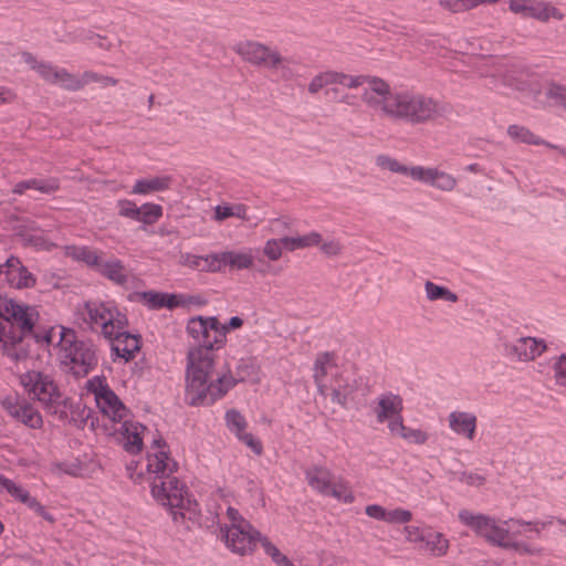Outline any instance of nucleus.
Returning <instances> with one entry per match:
<instances>
[{
  "label": "nucleus",
  "mask_w": 566,
  "mask_h": 566,
  "mask_svg": "<svg viewBox=\"0 0 566 566\" xmlns=\"http://www.w3.org/2000/svg\"><path fill=\"white\" fill-rule=\"evenodd\" d=\"M458 517L464 526L469 527L478 536L483 537L489 543L503 548L513 549L522 555L531 556H541L544 549L541 546L516 541L515 536H527L528 533H532L535 537H541L542 531L555 522L553 516L534 522H524L514 518L500 521L469 510H461Z\"/></svg>",
  "instance_id": "f257e3e1"
},
{
  "label": "nucleus",
  "mask_w": 566,
  "mask_h": 566,
  "mask_svg": "<svg viewBox=\"0 0 566 566\" xmlns=\"http://www.w3.org/2000/svg\"><path fill=\"white\" fill-rule=\"evenodd\" d=\"M217 356L205 348L188 349L186 357V400L192 406L211 405L237 384L229 369L216 368Z\"/></svg>",
  "instance_id": "f03ea898"
},
{
  "label": "nucleus",
  "mask_w": 566,
  "mask_h": 566,
  "mask_svg": "<svg viewBox=\"0 0 566 566\" xmlns=\"http://www.w3.org/2000/svg\"><path fill=\"white\" fill-rule=\"evenodd\" d=\"M39 321L35 306L0 295V349L13 360L28 356L24 337L33 332Z\"/></svg>",
  "instance_id": "7ed1b4c3"
},
{
  "label": "nucleus",
  "mask_w": 566,
  "mask_h": 566,
  "mask_svg": "<svg viewBox=\"0 0 566 566\" xmlns=\"http://www.w3.org/2000/svg\"><path fill=\"white\" fill-rule=\"evenodd\" d=\"M77 318L93 333L113 337L122 328H127L128 318L119 306L111 300H90L76 306Z\"/></svg>",
  "instance_id": "20e7f679"
},
{
  "label": "nucleus",
  "mask_w": 566,
  "mask_h": 566,
  "mask_svg": "<svg viewBox=\"0 0 566 566\" xmlns=\"http://www.w3.org/2000/svg\"><path fill=\"white\" fill-rule=\"evenodd\" d=\"M150 493L159 505L168 509L175 523L199 521L198 503L190 497L185 485L176 476L153 481Z\"/></svg>",
  "instance_id": "39448f33"
},
{
  "label": "nucleus",
  "mask_w": 566,
  "mask_h": 566,
  "mask_svg": "<svg viewBox=\"0 0 566 566\" xmlns=\"http://www.w3.org/2000/svg\"><path fill=\"white\" fill-rule=\"evenodd\" d=\"M395 104L389 109L390 119H401L411 124H422L440 117L443 108L431 97L399 90Z\"/></svg>",
  "instance_id": "423d86ee"
},
{
  "label": "nucleus",
  "mask_w": 566,
  "mask_h": 566,
  "mask_svg": "<svg viewBox=\"0 0 566 566\" xmlns=\"http://www.w3.org/2000/svg\"><path fill=\"white\" fill-rule=\"evenodd\" d=\"M67 335L65 344L56 354L57 359L65 370L83 377L97 365L95 349L92 345L76 339L75 332Z\"/></svg>",
  "instance_id": "0eeeda50"
},
{
  "label": "nucleus",
  "mask_w": 566,
  "mask_h": 566,
  "mask_svg": "<svg viewBox=\"0 0 566 566\" xmlns=\"http://www.w3.org/2000/svg\"><path fill=\"white\" fill-rule=\"evenodd\" d=\"M216 316H192L187 321L186 333L196 343L188 349L205 348L209 356L223 348V331Z\"/></svg>",
  "instance_id": "6e6552de"
},
{
  "label": "nucleus",
  "mask_w": 566,
  "mask_h": 566,
  "mask_svg": "<svg viewBox=\"0 0 566 566\" xmlns=\"http://www.w3.org/2000/svg\"><path fill=\"white\" fill-rule=\"evenodd\" d=\"M87 391L94 396L96 407L109 426L124 421L129 416L128 408L109 387L104 376H94L86 382Z\"/></svg>",
  "instance_id": "1a4fd4ad"
},
{
  "label": "nucleus",
  "mask_w": 566,
  "mask_h": 566,
  "mask_svg": "<svg viewBox=\"0 0 566 566\" xmlns=\"http://www.w3.org/2000/svg\"><path fill=\"white\" fill-rule=\"evenodd\" d=\"M305 478L311 489L323 496H332L345 504L355 501L349 483L343 478H335L332 471L325 467L315 465L307 469Z\"/></svg>",
  "instance_id": "9d476101"
},
{
  "label": "nucleus",
  "mask_w": 566,
  "mask_h": 566,
  "mask_svg": "<svg viewBox=\"0 0 566 566\" xmlns=\"http://www.w3.org/2000/svg\"><path fill=\"white\" fill-rule=\"evenodd\" d=\"M358 80L357 87L364 86L363 102L371 109L379 112L381 116L389 118V109L394 107L399 90H392L388 82L381 77L370 75H354Z\"/></svg>",
  "instance_id": "9b49d317"
},
{
  "label": "nucleus",
  "mask_w": 566,
  "mask_h": 566,
  "mask_svg": "<svg viewBox=\"0 0 566 566\" xmlns=\"http://www.w3.org/2000/svg\"><path fill=\"white\" fill-rule=\"evenodd\" d=\"M218 537L224 546L239 556L250 555L254 552L261 533L251 524L241 526H219Z\"/></svg>",
  "instance_id": "f8f14e48"
},
{
  "label": "nucleus",
  "mask_w": 566,
  "mask_h": 566,
  "mask_svg": "<svg viewBox=\"0 0 566 566\" xmlns=\"http://www.w3.org/2000/svg\"><path fill=\"white\" fill-rule=\"evenodd\" d=\"M20 384L27 394L45 407H53L61 401V394L52 377L39 370H29L20 376Z\"/></svg>",
  "instance_id": "ddd939ff"
},
{
  "label": "nucleus",
  "mask_w": 566,
  "mask_h": 566,
  "mask_svg": "<svg viewBox=\"0 0 566 566\" xmlns=\"http://www.w3.org/2000/svg\"><path fill=\"white\" fill-rule=\"evenodd\" d=\"M406 541L415 544L420 551L433 557H442L448 554L449 539L440 532L431 527L408 525L403 528Z\"/></svg>",
  "instance_id": "4468645a"
},
{
  "label": "nucleus",
  "mask_w": 566,
  "mask_h": 566,
  "mask_svg": "<svg viewBox=\"0 0 566 566\" xmlns=\"http://www.w3.org/2000/svg\"><path fill=\"white\" fill-rule=\"evenodd\" d=\"M370 409L378 423L387 424L389 433L394 431L396 423L403 419V399L392 391H384L376 396Z\"/></svg>",
  "instance_id": "2eb2a0df"
},
{
  "label": "nucleus",
  "mask_w": 566,
  "mask_h": 566,
  "mask_svg": "<svg viewBox=\"0 0 566 566\" xmlns=\"http://www.w3.org/2000/svg\"><path fill=\"white\" fill-rule=\"evenodd\" d=\"M544 338L521 336L511 342L503 340V354L512 361L531 363L536 360L547 350Z\"/></svg>",
  "instance_id": "dca6fc26"
},
{
  "label": "nucleus",
  "mask_w": 566,
  "mask_h": 566,
  "mask_svg": "<svg viewBox=\"0 0 566 566\" xmlns=\"http://www.w3.org/2000/svg\"><path fill=\"white\" fill-rule=\"evenodd\" d=\"M232 50L247 63L254 66H275L281 62V54L264 43L253 40H241L233 44Z\"/></svg>",
  "instance_id": "f3484780"
},
{
  "label": "nucleus",
  "mask_w": 566,
  "mask_h": 566,
  "mask_svg": "<svg viewBox=\"0 0 566 566\" xmlns=\"http://www.w3.org/2000/svg\"><path fill=\"white\" fill-rule=\"evenodd\" d=\"M104 431L107 436L116 437L123 448L136 454L143 450L144 436L146 427L137 421L129 420L128 417L124 421H118L117 424H104Z\"/></svg>",
  "instance_id": "a211bd4d"
},
{
  "label": "nucleus",
  "mask_w": 566,
  "mask_h": 566,
  "mask_svg": "<svg viewBox=\"0 0 566 566\" xmlns=\"http://www.w3.org/2000/svg\"><path fill=\"white\" fill-rule=\"evenodd\" d=\"M148 474L154 475V481L172 478L178 469L177 462L169 455L167 444L161 439H154L147 453Z\"/></svg>",
  "instance_id": "6ab92c4d"
},
{
  "label": "nucleus",
  "mask_w": 566,
  "mask_h": 566,
  "mask_svg": "<svg viewBox=\"0 0 566 566\" xmlns=\"http://www.w3.org/2000/svg\"><path fill=\"white\" fill-rule=\"evenodd\" d=\"M510 10L523 18H533L542 22L551 19L563 20V12L545 1L537 0H509Z\"/></svg>",
  "instance_id": "aec40b11"
},
{
  "label": "nucleus",
  "mask_w": 566,
  "mask_h": 566,
  "mask_svg": "<svg viewBox=\"0 0 566 566\" xmlns=\"http://www.w3.org/2000/svg\"><path fill=\"white\" fill-rule=\"evenodd\" d=\"M23 60L46 82L59 85L65 90H71V87L76 86L73 74L69 73L65 69L54 66L48 62L38 61L30 53H23Z\"/></svg>",
  "instance_id": "412c9836"
},
{
  "label": "nucleus",
  "mask_w": 566,
  "mask_h": 566,
  "mask_svg": "<svg viewBox=\"0 0 566 566\" xmlns=\"http://www.w3.org/2000/svg\"><path fill=\"white\" fill-rule=\"evenodd\" d=\"M1 406L15 420L24 426L38 429L42 426L43 420L39 410L25 400L15 397H7L2 399Z\"/></svg>",
  "instance_id": "4be33fe9"
},
{
  "label": "nucleus",
  "mask_w": 566,
  "mask_h": 566,
  "mask_svg": "<svg viewBox=\"0 0 566 566\" xmlns=\"http://www.w3.org/2000/svg\"><path fill=\"white\" fill-rule=\"evenodd\" d=\"M228 430L235 438L251 449L255 454H261L263 447L261 441L255 438L248 429V421L242 413L235 409L228 410L224 416Z\"/></svg>",
  "instance_id": "5701e85b"
},
{
  "label": "nucleus",
  "mask_w": 566,
  "mask_h": 566,
  "mask_svg": "<svg viewBox=\"0 0 566 566\" xmlns=\"http://www.w3.org/2000/svg\"><path fill=\"white\" fill-rule=\"evenodd\" d=\"M105 339L109 340L112 344L111 349L114 361L120 359L124 363H128L134 359L140 349L139 336L127 332L126 328L119 329L116 335L106 337Z\"/></svg>",
  "instance_id": "b1692460"
},
{
  "label": "nucleus",
  "mask_w": 566,
  "mask_h": 566,
  "mask_svg": "<svg viewBox=\"0 0 566 566\" xmlns=\"http://www.w3.org/2000/svg\"><path fill=\"white\" fill-rule=\"evenodd\" d=\"M313 371L314 382L317 386L318 392L322 396H327L331 386L327 379L328 376L335 379L340 374L336 365L335 356L332 353L318 354L314 361Z\"/></svg>",
  "instance_id": "393cba45"
},
{
  "label": "nucleus",
  "mask_w": 566,
  "mask_h": 566,
  "mask_svg": "<svg viewBox=\"0 0 566 566\" xmlns=\"http://www.w3.org/2000/svg\"><path fill=\"white\" fill-rule=\"evenodd\" d=\"M448 428L455 436L472 441L476 436L478 416L473 411L455 409L448 415Z\"/></svg>",
  "instance_id": "a878e982"
},
{
  "label": "nucleus",
  "mask_w": 566,
  "mask_h": 566,
  "mask_svg": "<svg viewBox=\"0 0 566 566\" xmlns=\"http://www.w3.org/2000/svg\"><path fill=\"white\" fill-rule=\"evenodd\" d=\"M358 83V80H354V75L327 70L316 74L308 83L307 90L311 94H317L328 86L357 88Z\"/></svg>",
  "instance_id": "bb28decb"
},
{
  "label": "nucleus",
  "mask_w": 566,
  "mask_h": 566,
  "mask_svg": "<svg viewBox=\"0 0 566 566\" xmlns=\"http://www.w3.org/2000/svg\"><path fill=\"white\" fill-rule=\"evenodd\" d=\"M359 381L355 375L349 373H340L337 378L331 381L329 390L332 391V400L343 407L355 398L358 390Z\"/></svg>",
  "instance_id": "cd10ccee"
},
{
  "label": "nucleus",
  "mask_w": 566,
  "mask_h": 566,
  "mask_svg": "<svg viewBox=\"0 0 566 566\" xmlns=\"http://www.w3.org/2000/svg\"><path fill=\"white\" fill-rule=\"evenodd\" d=\"M11 287L22 290L33 287L36 277L22 264L19 258L7 259V281Z\"/></svg>",
  "instance_id": "c85d7f7f"
},
{
  "label": "nucleus",
  "mask_w": 566,
  "mask_h": 566,
  "mask_svg": "<svg viewBox=\"0 0 566 566\" xmlns=\"http://www.w3.org/2000/svg\"><path fill=\"white\" fill-rule=\"evenodd\" d=\"M174 177L170 175H157L139 178L134 182L132 195L149 196L156 192H164L171 188Z\"/></svg>",
  "instance_id": "c756f323"
},
{
  "label": "nucleus",
  "mask_w": 566,
  "mask_h": 566,
  "mask_svg": "<svg viewBox=\"0 0 566 566\" xmlns=\"http://www.w3.org/2000/svg\"><path fill=\"white\" fill-rule=\"evenodd\" d=\"M73 332L71 328L55 325L34 333V339L40 345L56 347L59 352L65 344L67 334Z\"/></svg>",
  "instance_id": "7c9ffc66"
},
{
  "label": "nucleus",
  "mask_w": 566,
  "mask_h": 566,
  "mask_svg": "<svg viewBox=\"0 0 566 566\" xmlns=\"http://www.w3.org/2000/svg\"><path fill=\"white\" fill-rule=\"evenodd\" d=\"M95 271L118 285H123L128 281V272L118 259L103 260L101 258Z\"/></svg>",
  "instance_id": "2f4dec72"
},
{
  "label": "nucleus",
  "mask_w": 566,
  "mask_h": 566,
  "mask_svg": "<svg viewBox=\"0 0 566 566\" xmlns=\"http://www.w3.org/2000/svg\"><path fill=\"white\" fill-rule=\"evenodd\" d=\"M220 253H211L208 255H196L186 253L181 255V264L193 270L205 272H220Z\"/></svg>",
  "instance_id": "473e14b6"
},
{
  "label": "nucleus",
  "mask_w": 566,
  "mask_h": 566,
  "mask_svg": "<svg viewBox=\"0 0 566 566\" xmlns=\"http://www.w3.org/2000/svg\"><path fill=\"white\" fill-rule=\"evenodd\" d=\"M64 255L76 262H83L91 269H96L102 258V252L87 245H65Z\"/></svg>",
  "instance_id": "72a5a7b5"
},
{
  "label": "nucleus",
  "mask_w": 566,
  "mask_h": 566,
  "mask_svg": "<svg viewBox=\"0 0 566 566\" xmlns=\"http://www.w3.org/2000/svg\"><path fill=\"white\" fill-rule=\"evenodd\" d=\"M501 76L502 83L505 86L520 92H526L535 82V78L526 70L521 67L507 69Z\"/></svg>",
  "instance_id": "f704fd0d"
},
{
  "label": "nucleus",
  "mask_w": 566,
  "mask_h": 566,
  "mask_svg": "<svg viewBox=\"0 0 566 566\" xmlns=\"http://www.w3.org/2000/svg\"><path fill=\"white\" fill-rule=\"evenodd\" d=\"M220 271L226 266L235 270L250 269L253 265V255L251 250L244 251H224L220 252Z\"/></svg>",
  "instance_id": "c9c22d12"
},
{
  "label": "nucleus",
  "mask_w": 566,
  "mask_h": 566,
  "mask_svg": "<svg viewBox=\"0 0 566 566\" xmlns=\"http://www.w3.org/2000/svg\"><path fill=\"white\" fill-rule=\"evenodd\" d=\"M282 243L289 252L317 247L321 244V233L310 231L304 234L284 235L282 237Z\"/></svg>",
  "instance_id": "e433bc0d"
},
{
  "label": "nucleus",
  "mask_w": 566,
  "mask_h": 566,
  "mask_svg": "<svg viewBox=\"0 0 566 566\" xmlns=\"http://www.w3.org/2000/svg\"><path fill=\"white\" fill-rule=\"evenodd\" d=\"M28 189H35L42 193H52L59 189V180L56 178L23 180L15 184L12 191L17 195H23Z\"/></svg>",
  "instance_id": "4c0bfd02"
},
{
  "label": "nucleus",
  "mask_w": 566,
  "mask_h": 566,
  "mask_svg": "<svg viewBox=\"0 0 566 566\" xmlns=\"http://www.w3.org/2000/svg\"><path fill=\"white\" fill-rule=\"evenodd\" d=\"M394 431L390 432L392 437L401 438L402 440L415 443L424 444L428 440V433L419 428H410L405 426L403 419L396 426Z\"/></svg>",
  "instance_id": "58836bf2"
},
{
  "label": "nucleus",
  "mask_w": 566,
  "mask_h": 566,
  "mask_svg": "<svg viewBox=\"0 0 566 566\" xmlns=\"http://www.w3.org/2000/svg\"><path fill=\"white\" fill-rule=\"evenodd\" d=\"M426 297L430 302L444 301L449 303L458 302V295L446 286L438 285L431 281L424 283Z\"/></svg>",
  "instance_id": "ea45409f"
},
{
  "label": "nucleus",
  "mask_w": 566,
  "mask_h": 566,
  "mask_svg": "<svg viewBox=\"0 0 566 566\" xmlns=\"http://www.w3.org/2000/svg\"><path fill=\"white\" fill-rule=\"evenodd\" d=\"M507 134L513 140L518 143H525L530 145H546L547 147L551 148H557L556 146L551 145L541 139L539 137L535 136L530 129H527L524 126L511 125L507 128Z\"/></svg>",
  "instance_id": "a19ab883"
},
{
  "label": "nucleus",
  "mask_w": 566,
  "mask_h": 566,
  "mask_svg": "<svg viewBox=\"0 0 566 566\" xmlns=\"http://www.w3.org/2000/svg\"><path fill=\"white\" fill-rule=\"evenodd\" d=\"M441 169L433 166H412L410 170V178L415 181L432 187L438 180Z\"/></svg>",
  "instance_id": "79ce46f5"
},
{
  "label": "nucleus",
  "mask_w": 566,
  "mask_h": 566,
  "mask_svg": "<svg viewBox=\"0 0 566 566\" xmlns=\"http://www.w3.org/2000/svg\"><path fill=\"white\" fill-rule=\"evenodd\" d=\"M235 217L241 220H249L248 209L244 205H218L214 208V220L223 221L228 218Z\"/></svg>",
  "instance_id": "37998d69"
},
{
  "label": "nucleus",
  "mask_w": 566,
  "mask_h": 566,
  "mask_svg": "<svg viewBox=\"0 0 566 566\" xmlns=\"http://www.w3.org/2000/svg\"><path fill=\"white\" fill-rule=\"evenodd\" d=\"M193 304L199 305L201 302L196 296L164 292L163 308L172 310L177 307H188Z\"/></svg>",
  "instance_id": "c03bdc74"
},
{
  "label": "nucleus",
  "mask_w": 566,
  "mask_h": 566,
  "mask_svg": "<svg viewBox=\"0 0 566 566\" xmlns=\"http://www.w3.org/2000/svg\"><path fill=\"white\" fill-rule=\"evenodd\" d=\"M0 485L17 501L25 504L27 506L30 505L31 501H33V496L30 495V493L22 488L20 484H17L14 481L4 478L0 474Z\"/></svg>",
  "instance_id": "a18cd8bd"
},
{
  "label": "nucleus",
  "mask_w": 566,
  "mask_h": 566,
  "mask_svg": "<svg viewBox=\"0 0 566 566\" xmlns=\"http://www.w3.org/2000/svg\"><path fill=\"white\" fill-rule=\"evenodd\" d=\"M376 165L381 170H388L410 178L412 166H406L388 155L377 156Z\"/></svg>",
  "instance_id": "49530a36"
},
{
  "label": "nucleus",
  "mask_w": 566,
  "mask_h": 566,
  "mask_svg": "<svg viewBox=\"0 0 566 566\" xmlns=\"http://www.w3.org/2000/svg\"><path fill=\"white\" fill-rule=\"evenodd\" d=\"M264 549V553L270 556L274 564L277 566H294V564L289 559L286 555L281 553V551L265 536L261 534V538L259 542Z\"/></svg>",
  "instance_id": "de8ad7c7"
},
{
  "label": "nucleus",
  "mask_w": 566,
  "mask_h": 566,
  "mask_svg": "<svg viewBox=\"0 0 566 566\" xmlns=\"http://www.w3.org/2000/svg\"><path fill=\"white\" fill-rule=\"evenodd\" d=\"M137 221L144 224H153L163 217V207L157 203L147 202L139 207Z\"/></svg>",
  "instance_id": "09e8293b"
},
{
  "label": "nucleus",
  "mask_w": 566,
  "mask_h": 566,
  "mask_svg": "<svg viewBox=\"0 0 566 566\" xmlns=\"http://www.w3.org/2000/svg\"><path fill=\"white\" fill-rule=\"evenodd\" d=\"M293 226V219L289 216H280L268 221L264 231L268 234L280 235L287 230H290Z\"/></svg>",
  "instance_id": "8fccbe9b"
},
{
  "label": "nucleus",
  "mask_w": 566,
  "mask_h": 566,
  "mask_svg": "<svg viewBox=\"0 0 566 566\" xmlns=\"http://www.w3.org/2000/svg\"><path fill=\"white\" fill-rule=\"evenodd\" d=\"M284 244L281 238L268 239L262 248L263 255L271 262L280 260L283 255Z\"/></svg>",
  "instance_id": "3c124183"
},
{
  "label": "nucleus",
  "mask_w": 566,
  "mask_h": 566,
  "mask_svg": "<svg viewBox=\"0 0 566 566\" xmlns=\"http://www.w3.org/2000/svg\"><path fill=\"white\" fill-rule=\"evenodd\" d=\"M552 368L555 384L566 389V353L553 358Z\"/></svg>",
  "instance_id": "603ef678"
},
{
  "label": "nucleus",
  "mask_w": 566,
  "mask_h": 566,
  "mask_svg": "<svg viewBox=\"0 0 566 566\" xmlns=\"http://www.w3.org/2000/svg\"><path fill=\"white\" fill-rule=\"evenodd\" d=\"M219 497H226V494L223 491H219L217 494ZM224 504L227 506L226 514L229 520L228 524H220L219 526H241L243 523H250L248 520H245L240 512L230 505L229 501L224 499Z\"/></svg>",
  "instance_id": "864d4df0"
},
{
  "label": "nucleus",
  "mask_w": 566,
  "mask_h": 566,
  "mask_svg": "<svg viewBox=\"0 0 566 566\" xmlns=\"http://www.w3.org/2000/svg\"><path fill=\"white\" fill-rule=\"evenodd\" d=\"M412 520V513L402 507L387 509L385 523L407 524Z\"/></svg>",
  "instance_id": "5fc2aeb1"
},
{
  "label": "nucleus",
  "mask_w": 566,
  "mask_h": 566,
  "mask_svg": "<svg viewBox=\"0 0 566 566\" xmlns=\"http://www.w3.org/2000/svg\"><path fill=\"white\" fill-rule=\"evenodd\" d=\"M137 296L150 310L163 308L164 292L147 291L138 293Z\"/></svg>",
  "instance_id": "6e6d98bb"
},
{
  "label": "nucleus",
  "mask_w": 566,
  "mask_h": 566,
  "mask_svg": "<svg viewBox=\"0 0 566 566\" xmlns=\"http://www.w3.org/2000/svg\"><path fill=\"white\" fill-rule=\"evenodd\" d=\"M118 214L124 218H129L137 221L139 213V207L129 199H119L116 202Z\"/></svg>",
  "instance_id": "4d7b16f0"
},
{
  "label": "nucleus",
  "mask_w": 566,
  "mask_h": 566,
  "mask_svg": "<svg viewBox=\"0 0 566 566\" xmlns=\"http://www.w3.org/2000/svg\"><path fill=\"white\" fill-rule=\"evenodd\" d=\"M439 6L449 12L459 13L473 8L472 0H439Z\"/></svg>",
  "instance_id": "13d9d810"
},
{
  "label": "nucleus",
  "mask_w": 566,
  "mask_h": 566,
  "mask_svg": "<svg viewBox=\"0 0 566 566\" xmlns=\"http://www.w3.org/2000/svg\"><path fill=\"white\" fill-rule=\"evenodd\" d=\"M457 185H458V180L453 175H451L444 170H441L433 188L438 189L440 191L451 192L457 188Z\"/></svg>",
  "instance_id": "bf43d9fd"
},
{
  "label": "nucleus",
  "mask_w": 566,
  "mask_h": 566,
  "mask_svg": "<svg viewBox=\"0 0 566 566\" xmlns=\"http://www.w3.org/2000/svg\"><path fill=\"white\" fill-rule=\"evenodd\" d=\"M546 96L566 109V86L552 83L546 90Z\"/></svg>",
  "instance_id": "052dcab7"
},
{
  "label": "nucleus",
  "mask_w": 566,
  "mask_h": 566,
  "mask_svg": "<svg viewBox=\"0 0 566 566\" xmlns=\"http://www.w3.org/2000/svg\"><path fill=\"white\" fill-rule=\"evenodd\" d=\"M62 470L71 475L75 476H85L90 473V465L87 463H84L82 461H71L63 463Z\"/></svg>",
  "instance_id": "680f3d73"
},
{
  "label": "nucleus",
  "mask_w": 566,
  "mask_h": 566,
  "mask_svg": "<svg viewBox=\"0 0 566 566\" xmlns=\"http://www.w3.org/2000/svg\"><path fill=\"white\" fill-rule=\"evenodd\" d=\"M317 247H319L321 252L327 256H336L340 254L343 250L342 243L336 239L327 241H323L321 239V244H318Z\"/></svg>",
  "instance_id": "e2e57ef3"
},
{
  "label": "nucleus",
  "mask_w": 566,
  "mask_h": 566,
  "mask_svg": "<svg viewBox=\"0 0 566 566\" xmlns=\"http://www.w3.org/2000/svg\"><path fill=\"white\" fill-rule=\"evenodd\" d=\"M73 78L76 83V86L71 87L70 91H77L92 82L98 83L101 80V75L94 72H84L81 76H76L73 74Z\"/></svg>",
  "instance_id": "0e129e2a"
},
{
  "label": "nucleus",
  "mask_w": 566,
  "mask_h": 566,
  "mask_svg": "<svg viewBox=\"0 0 566 566\" xmlns=\"http://www.w3.org/2000/svg\"><path fill=\"white\" fill-rule=\"evenodd\" d=\"M365 514L375 521L385 523L387 507L379 504H369L365 507Z\"/></svg>",
  "instance_id": "69168bd1"
},
{
  "label": "nucleus",
  "mask_w": 566,
  "mask_h": 566,
  "mask_svg": "<svg viewBox=\"0 0 566 566\" xmlns=\"http://www.w3.org/2000/svg\"><path fill=\"white\" fill-rule=\"evenodd\" d=\"M32 511H34L42 518L53 524L55 522V517L46 511V509L34 497L28 506Z\"/></svg>",
  "instance_id": "338daca9"
},
{
  "label": "nucleus",
  "mask_w": 566,
  "mask_h": 566,
  "mask_svg": "<svg viewBox=\"0 0 566 566\" xmlns=\"http://www.w3.org/2000/svg\"><path fill=\"white\" fill-rule=\"evenodd\" d=\"M17 99V93L8 87L0 85V106L14 103Z\"/></svg>",
  "instance_id": "774afa93"
}]
</instances>
